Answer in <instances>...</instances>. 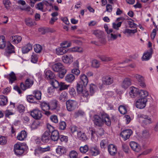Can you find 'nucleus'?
I'll use <instances>...</instances> for the list:
<instances>
[{
	"instance_id": "f257e3e1",
	"label": "nucleus",
	"mask_w": 158,
	"mask_h": 158,
	"mask_svg": "<svg viewBox=\"0 0 158 158\" xmlns=\"http://www.w3.org/2000/svg\"><path fill=\"white\" fill-rule=\"evenodd\" d=\"M93 122L95 126L98 127L102 126L104 123L108 126H110L111 123L109 115L104 112L101 113L99 115H94Z\"/></svg>"
},
{
	"instance_id": "f03ea898",
	"label": "nucleus",
	"mask_w": 158,
	"mask_h": 158,
	"mask_svg": "<svg viewBox=\"0 0 158 158\" xmlns=\"http://www.w3.org/2000/svg\"><path fill=\"white\" fill-rule=\"evenodd\" d=\"M52 68L54 71L58 72V77L60 78H62L66 73L65 67L60 63L54 64L52 65Z\"/></svg>"
},
{
	"instance_id": "7ed1b4c3",
	"label": "nucleus",
	"mask_w": 158,
	"mask_h": 158,
	"mask_svg": "<svg viewBox=\"0 0 158 158\" xmlns=\"http://www.w3.org/2000/svg\"><path fill=\"white\" fill-rule=\"evenodd\" d=\"M46 127L50 133L51 134V139L54 141H58L60 137L58 131L55 130L54 127L49 124H47Z\"/></svg>"
},
{
	"instance_id": "20e7f679",
	"label": "nucleus",
	"mask_w": 158,
	"mask_h": 158,
	"mask_svg": "<svg viewBox=\"0 0 158 158\" xmlns=\"http://www.w3.org/2000/svg\"><path fill=\"white\" fill-rule=\"evenodd\" d=\"M78 102L75 100L69 99L66 102V108L68 111L71 112L77 107Z\"/></svg>"
},
{
	"instance_id": "39448f33",
	"label": "nucleus",
	"mask_w": 158,
	"mask_h": 158,
	"mask_svg": "<svg viewBox=\"0 0 158 158\" xmlns=\"http://www.w3.org/2000/svg\"><path fill=\"white\" fill-rule=\"evenodd\" d=\"M14 150L15 153L17 155H22L24 151L23 143H17L14 145Z\"/></svg>"
},
{
	"instance_id": "423d86ee",
	"label": "nucleus",
	"mask_w": 158,
	"mask_h": 158,
	"mask_svg": "<svg viewBox=\"0 0 158 158\" xmlns=\"http://www.w3.org/2000/svg\"><path fill=\"white\" fill-rule=\"evenodd\" d=\"M33 83V79L32 78H28L25 80V84L23 82L20 83V87L23 90L25 91L26 89L31 87Z\"/></svg>"
},
{
	"instance_id": "0eeeda50",
	"label": "nucleus",
	"mask_w": 158,
	"mask_h": 158,
	"mask_svg": "<svg viewBox=\"0 0 158 158\" xmlns=\"http://www.w3.org/2000/svg\"><path fill=\"white\" fill-rule=\"evenodd\" d=\"M148 100L147 98H140L136 102L135 106L137 108L142 109L144 108Z\"/></svg>"
},
{
	"instance_id": "6e6552de",
	"label": "nucleus",
	"mask_w": 158,
	"mask_h": 158,
	"mask_svg": "<svg viewBox=\"0 0 158 158\" xmlns=\"http://www.w3.org/2000/svg\"><path fill=\"white\" fill-rule=\"evenodd\" d=\"M31 115L33 118L37 120L40 119L42 116L41 111L38 109H34L31 111Z\"/></svg>"
},
{
	"instance_id": "1a4fd4ad",
	"label": "nucleus",
	"mask_w": 158,
	"mask_h": 158,
	"mask_svg": "<svg viewBox=\"0 0 158 158\" xmlns=\"http://www.w3.org/2000/svg\"><path fill=\"white\" fill-rule=\"evenodd\" d=\"M132 133V131L130 129H126L122 131L120 133V135L124 140L128 139Z\"/></svg>"
},
{
	"instance_id": "9d476101",
	"label": "nucleus",
	"mask_w": 158,
	"mask_h": 158,
	"mask_svg": "<svg viewBox=\"0 0 158 158\" xmlns=\"http://www.w3.org/2000/svg\"><path fill=\"white\" fill-rule=\"evenodd\" d=\"M62 59L63 62L67 64H71L73 60V56L70 54L64 55L62 56Z\"/></svg>"
},
{
	"instance_id": "9b49d317",
	"label": "nucleus",
	"mask_w": 158,
	"mask_h": 158,
	"mask_svg": "<svg viewBox=\"0 0 158 158\" xmlns=\"http://www.w3.org/2000/svg\"><path fill=\"white\" fill-rule=\"evenodd\" d=\"M153 52V49L152 48H151L148 51L144 52L142 57V61L149 60L152 57Z\"/></svg>"
},
{
	"instance_id": "f8f14e48",
	"label": "nucleus",
	"mask_w": 158,
	"mask_h": 158,
	"mask_svg": "<svg viewBox=\"0 0 158 158\" xmlns=\"http://www.w3.org/2000/svg\"><path fill=\"white\" fill-rule=\"evenodd\" d=\"M45 74V77L47 80L51 81L52 80L55 79L56 76L54 73L50 70H47L44 71Z\"/></svg>"
},
{
	"instance_id": "ddd939ff",
	"label": "nucleus",
	"mask_w": 158,
	"mask_h": 158,
	"mask_svg": "<svg viewBox=\"0 0 158 158\" xmlns=\"http://www.w3.org/2000/svg\"><path fill=\"white\" fill-rule=\"evenodd\" d=\"M113 82V78L109 76L103 77L102 79V84L108 85L111 84Z\"/></svg>"
},
{
	"instance_id": "4468645a",
	"label": "nucleus",
	"mask_w": 158,
	"mask_h": 158,
	"mask_svg": "<svg viewBox=\"0 0 158 158\" xmlns=\"http://www.w3.org/2000/svg\"><path fill=\"white\" fill-rule=\"evenodd\" d=\"M131 84V79L128 77L125 78L121 84V86L125 89H127Z\"/></svg>"
},
{
	"instance_id": "2eb2a0df",
	"label": "nucleus",
	"mask_w": 158,
	"mask_h": 158,
	"mask_svg": "<svg viewBox=\"0 0 158 158\" xmlns=\"http://www.w3.org/2000/svg\"><path fill=\"white\" fill-rule=\"evenodd\" d=\"M77 137L82 141H85L88 139L87 135L84 132L80 130H78L77 134Z\"/></svg>"
},
{
	"instance_id": "dca6fc26",
	"label": "nucleus",
	"mask_w": 158,
	"mask_h": 158,
	"mask_svg": "<svg viewBox=\"0 0 158 158\" xmlns=\"http://www.w3.org/2000/svg\"><path fill=\"white\" fill-rule=\"evenodd\" d=\"M129 94L131 97L133 98L138 96L139 89L134 87H131L130 88Z\"/></svg>"
},
{
	"instance_id": "f3484780",
	"label": "nucleus",
	"mask_w": 158,
	"mask_h": 158,
	"mask_svg": "<svg viewBox=\"0 0 158 158\" xmlns=\"http://www.w3.org/2000/svg\"><path fill=\"white\" fill-rule=\"evenodd\" d=\"M80 81L79 82L83 84V86L86 87L89 81L88 77L85 74H81L80 76Z\"/></svg>"
},
{
	"instance_id": "a211bd4d",
	"label": "nucleus",
	"mask_w": 158,
	"mask_h": 158,
	"mask_svg": "<svg viewBox=\"0 0 158 158\" xmlns=\"http://www.w3.org/2000/svg\"><path fill=\"white\" fill-rule=\"evenodd\" d=\"M49 135L50 132L47 129L43 133L42 136L41 140L42 142L44 143L48 142L50 139Z\"/></svg>"
},
{
	"instance_id": "6ab92c4d",
	"label": "nucleus",
	"mask_w": 158,
	"mask_h": 158,
	"mask_svg": "<svg viewBox=\"0 0 158 158\" xmlns=\"http://www.w3.org/2000/svg\"><path fill=\"white\" fill-rule=\"evenodd\" d=\"M130 145L131 149L134 151L138 152L141 149V147L137 143L135 142H131L130 143Z\"/></svg>"
},
{
	"instance_id": "aec40b11",
	"label": "nucleus",
	"mask_w": 158,
	"mask_h": 158,
	"mask_svg": "<svg viewBox=\"0 0 158 158\" xmlns=\"http://www.w3.org/2000/svg\"><path fill=\"white\" fill-rule=\"evenodd\" d=\"M108 150L110 155L114 156L117 153V148L115 145L111 144L108 146Z\"/></svg>"
},
{
	"instance_id": "412c9836",
	"label": "nucleus",
	"mask_w": 158,
	"mask_h": 158,
	"mask_svg": "<svg viewBox=\"0 0 158 158\" xmlns=\"http://www.w3.org/2000/svg\"><path fill=\"white\" fill-rule=\"evenodd\" d=\"M22 39V37L18 35L13 36L10 38V41L13 44H18L21 42Z\"/></svg>"
},
{
	"instance_id": "4be33fe9",
	"label": "nucleus",
	"mask_w": 158,
	"mask_h": 158,
	"mask_svg": "<svg viewBox=\"0 0 158 158\" xmlns=\"http://www.w3.org/2000/svg\"><path fill=\"white\" fill-rule=\"evenodd\" d=\"M57 154L60 156L64 154L66 152V148L64 147L59 146L56 149Z\"/></svg>"
},
{
	"instance_id": "5701e85b",
	"label": "nucleus",
	"mask_w": 158,
	"mask_h": 158,
	"mask_svg": "<svg viewBox=\"0 0 158 158\" xmlns=\"http://www.w3.org/2000/svg\"><path fill=\"white\" fill-rule=\"evenodd\" d=\"M15 48L14 46L11 44L10 42H7L6 44V51L7 53L11 54L15 52Z\"/></svg>"
},
{
	"instance_id": "b1692460",
	"label": "nucleus",
	"mask_w": 158,
	"mask_h": 158,
	"mask_svg": "<svg viewBox=\"0 0 158 158\" xmlns=\"http://www.w3.org/2000/svg\"><path fill=\"white\" fill-rule=\"evenodd\" d=\"M90 153L93 156H96L100 154V152L97 147H92L90 149Z\"/></svg>"
},
{
	"instance_id": "393cba45",
	"label": "nucleus",
	"mask_w": 158,
	"mask_h": 158,
	"mask_svg": "<svg viewBox=\"0 0 158 158\" xmlns=\"http://www.w3.org/2000/svg\"><path fill=\"white\" fill-rule=\"evenodd\" d=\"M32 45L28 43L24 46L22 48V52L23 53H26L32 48Z\"/></svg>"
},
{
	"instance_id": "a878e982",
	"label": "nucleus",
	"mask_w": 158,
	"mask_h": 158,
	"mask_svg": "<svg viewBox=\"0 0 158 158\" xmlns=\"http://www.w3.org/2000/svg\"><path fill=\"white\" fill-rule=\"evenodd\" d=\"M27 134L26 131H22L17 136V139L20 141L24 140L27 137Z\"/></svg>"
},
{
	"instance_id": "bb28decb",
	"label": "nucleus",
	"mask_w": 158,
	"mask_h": 158,
	"mask_svg": "<svg viewBox=\"0 0 158 158\" xmlns=\"http://www.w3.org/2000/svg\"><path fill=\"white\" fill-rule=\"evenodd\" d=\"M49 104L50 105V110H53L56 109L57 107L58 102L56 100H54L51 101Z\"/></svg>"
},
{
	"instance_id": "cd10ccee",
	"label": "nucleus",
	"mask_w": 158,
	"mask_h": 158,
	"mask_svg": "<svg viewBox=\"0 0 158 158\" xmlns=\"http://www.w3.org/2000/svg\"><path fill=\"white\" fill-rule=\"evenodd\" d=\"M8 100L7 97L4 95H0V105L1 106H6Z\"/></svg>"
},
{
	"instance_id": "c85d7f7f",
	"label": "nucleus",
	"mask_w": 158,
	"mask_h": 158,
	"mask_svg": "<svg viewBox=\"0 0 158 158\" xmlns=\"http://www.w3.org/2000/svg\"><path fill=\"white\" fill-rule=\"evenodd\" d=\"M49 106V103L45 101L41 102L40 104L41 109L44 111L50 110Z\"/></svg>"
},
{
	"instance_id": "c756f323",
	"label": "nucleus",
	"mask_w": 158,
	"mask_h": 158,
	"mask_svg": "<svg viewBox=\"0 0 158 158\" xmlns=\"http://www.w3.org/2000/svg\"><path fill=\"white\" fill-rule=\"evenodd\" d=\"M56 52L58 55H62L65 53L67 51L66 48L64 47H60L57 48L56 49Z\"/></svg>"
},
{
	"instance_id": "7c9ffc66",
	"label": "nucleus",
	"mask_w": 158,
	"mask_h": 158,
	"mask_svg": "<svg viewBox=\"0 0 158 158\" xmlns=\"http://www.w3.org/2000/svg\"><path fill=\"white\" fill-rule=\"evenodd\" d=\"M89 89L90 94L92 95L98 90V87L96 85L92 83L89 85Z\"/></svg>"
},
{
	"instance_id": "2f4dec72",
	"label": "nucleus",
	"mask_w": 158,
	"mask_h": 158,
	"mask_svg": "<svg viewBox=\"0 0 158 158\" xmlns=\"http://www.w3.org/2000/svg\"><path fill=\"white\" fill-rule=\"evenodd\" d=\"M6 46V40L5 37L3 35L0 36V48L3 49Z\"/></svg>"
},
{
	"instance_id": "473e14b6",
	"label": "nucleus",
	"mask_w": 158,
	"mask_h": 158,
	"mask_svg": "<svg viewBox=\"0 0 158 158\" xmlns=\"http://www.w3.org/2000/svg\"><path fill=\"white\" fill-rule=\"evenodd\" d=\"M8 78L9 82L12 84L16 80L17 78L15 73L13 72H11L9 75Z\"/></svg>"
},
{
	"instance_id": "72a5a7b5",
	"label": "nucleus",
	"mask_w": 158,
	"mask_h": 158,
	"mask_svg": "<svg viewBox=\"0 0 158 158\" xmlns=\"http://www.w3.org/2000/svg\"><path fill=\"white\" fill-rule=\"evenodd\" d=\"M27 101L30 103H36L37 100L34 95H28L27 97Z\"/></svg>"
},
{
	"instance_id": "f704fd0d",
	"label": "nucleus",
	"mask_w": 158,
	"mask_h": 158,
	"mask_svg": "<svg viewBox=\"0 0 158 158\" xmlns=\"http://www.w3.org/2000/svg\"><path fill=\"white\" fill-rule=\"evenodd\" d=\"M75 78V76L73 74H68L65 77V80L69 82H72Z\"/></svg>"
},
{
	"instance_id": "c9c22d12",
	"label": "nucleus",
	"mask_w": 158,
	"mask_h": 158,
	"mask_svg": "<svg viewBox=\"0 0 158 158\" xmlns=\"http://www.w3.org/2000/svg\"><path fill=\"white\" fill-rule=\"evenodd\" d=\"M33 94L36 100H40L41 98V93L38 90H34L33 92Z\"/></svg>"
},
{
	"instance_id": "e433bc0d",
	"label": "nucleus",
	"mask_w": 158,
	"mask_h": 158,
	"mask_svg": "<svg viewBox=\"0 0 158 158\" xmlns=\"http://www.w3.org/2000/svg\"><path fill=\"white\" fill-rule=\"evenodd\" d=\"M25 22L26 24L29 27L34 26L36 24L35 21L30 18L25 19Z\"/></svg>"
},
{
	"instance_id": "4c0bfd02",
	"label": "nucleus",
	"mask_w": 158,
	"mask_h": 158,
	"mask_svg": "<svg viewBox=\"0 0 158 158\" xmlns=\"http://www.w3.org/2000/svg\"><path fill=\"white\" fill-rule=\"evenodd\" d=\"M148 93L146 90H140L139 91L138 96L141 98H146L148 95Z\"/></svg>"
},
{
	"instance_id": "58836bf2",
	"label": "nucleus",
	"mask_w": 158,
	"mask_h": 158,
	"mask_svg": "<svg viewBox=\"0 0 158 158\" xmlns=\"http://www.w3.org/2000/svg\"><path fill=\"white\" fill-rule=\"evenodd\" d=\"M50 149L51 148L49 146H47L44 147H39L38 148V150L41 152H44L50 151Z\"/></svg>"
},
{
	"instance_id": "ea45409f",
	"label": "nucleus",
	"mask_w": 158,
	"mask_h": 158,
	"mask_svg": "<svg viewBox=\"0 0 158 158\" xmlns=\"http://www.w3.org/2000/svg\"><path fill=\"white\" fill-rule=\"evenodd\" d=\"M69 51L70 52H81L83 51V49L82 48L78 47H73L69 49Z\"/></svg>"
},
{
	"instance_id": "a19ab883",
	"label": "nucleus",
	"mask_w": 158,
	"mask_h": 158,
	"mask_svg": "<svg viewBox=\"0 0 158 158\" xmlns=\"http://www.w3.org/2000/svg\"><path fill=\"white\" fill-rule=\"evenodd\" d=\"M83 84L81 83V82H78L77 83L76 88L77 90L78 93H81L82 90L84 89V87L83 85Z\"/></svg>"
},
{
	"instance_id": "79ce46f5",
	"label": "nucleus",
	"mask_w": 158,
	"mask_h": 158,
	"mask_svg": "<svg viewBox=\"0 0 158 158\" xmlns=\"http://www.w3.org/2000/svg\"><path fill=\"white\" fill-rule=\"evenodd\" d=\"M103 33L102 31L99 30H96L93 31V34L99 38L102 37Z\"/></svg>"
},
{
	"instance_id": "37998d69",
	"label": "nucleus",
	"mask_w": 158,
	"mask_h": 158,
	"mask_svg": "<svg viewBox=\"0 0 158 158\" xmlns=\"http://www.w3.org/2000/svg\"><path fill=\"white\" fill-rule=\"evenodd\" d=\"M50 83L55 88H57L60 87V84L55 79L50 81Z\"/></svg>"
},
{
	"instance_id": "c03bdc74",
	"label": "nucleus",
	"mask_w": 158,
	"mask_h": 158,
	"mask_svg": "<svg viewBox=\"0 0 158 158\" xmlns=\"http://www.w3.org/2000/svg\"><path fill=\"white\" fill-rule=\"evenodd\" d=\"M118 110L120 113L122 114H125L127 112V108L125 106H120L118 108Z\"/></svg>"
},
{
	"instance_id": "a18cd8bd",
	"label": "nucleus",
	"mask_w": 158,
	"mask_h": 158,
	"mask_svg": "<svg viewBox=\"0 0 158 158\" xmlns=\"http://www.w3.org/2000/svg\"><path fill=\"white\" fill-rule=\"evenodd\" d=\"M44 4L42 2L38 3L35 6L36 8L42 12H44Z\"/></svg>"
},
{
	"instance_id": "49530a36",
	"label": "nucleus",
	"mask_w": 158,
	"mask_h": 158,
	"mask_svg": "<svg viewBox=\"0 0 158 158\" xmlns=\"http://www.w3.org/2000/svg\"><path fill=\"white\" fill-rule=\"evenodd\" d=\"M42 48L41 46L39 44H36L34 46V50L36 53H40L42 50Z\"/></svg>"
},
{
	"instance_id": "de8ad7c7",
	"label": "nucleus",
	"mask_w": 158,
	"mask_h": 158,
	"mask_svg": "<svg viewBox=\"0 0 158 158\" xmlns=\"http://www.w3.org/2000/svg\"><path fill=\"white\" fill-rule=\"evenodd\" d=\"M59 128L61 130H64L66 128V124L65 122L60 121L59 123Z\"/></svg>"
},
{
	"instance_id": "09e8293b",
	"label": "nucleus",
	"mask_w": 158,
	"mask_h": 158,
	"mask_svg": "<svg viewBox=\"0 0 158 158\" xmlns=\"http://www.w3.org/2000/svg\"><path fill=\"white\" fill-rule=\"evenodd\" d=\"M91 135V139L92 140L96 141V138L97 136V134L94 129H92L90 130Z\"/></svg>"
},
{
	"instance_id": "8fccbe9b",
	"label": "nucleus",
	"mask_w": 158,
	"mask_h": 158,
	"mask_svg": "<svg viewBox=\"0 0 158 158\" xmlns=\"http://www.w3.org/2000/svg\"><path fill=\"white\" fill-rule=\"evenodd\" d=\"M88 147L87 145H85L84 146L81 147L80 148V151L82 153H85L88 151Z\"/></svg>"
},
{
	"instance_id": "3c124183",
	"label": "nucleus",
	"mask_w": 158,
	"mask_h": 158,
	"mask_svg": "<svg viewBox=\"0 0 158 158\" xmlns=\"http://www.w3.org/2000/svg\"><path fill=\"white\" fill-rule=\"evenodd\" d=\"M100 58L102 61L105 62L111 61L112 60V58L105 56H100Z\"/></svg>"
},
{
	"instance_id": "603ef678",
	"label": "nucleus",
	"mask_w": 158,
	"mask_h": 158,
	"mask_svg": "<svg viewBox=\"0 0 158 158\" xmlns=\"http://www.w3.org/2000/svg\"><path fill=\"white\" fill-rule=\"evenodd\" d=\"M70 158H79L77 153L75 151H71L69 153Z\"/></svg>"
},
{
	"instance_id": "864d4df0",
	"label": "nucleus",
	"mask_w": 158,
	"mask_h": 158,
	"mask_svg": "<svg viewBox=\"0 0 158 158\" xmlns=\"http://www.w3.org/2000/svg\"><path fill=\"white\" fill-rule=\"evenodd\" d=\"M81 92V93L78 94H81V96L84 98H87L89 96V92L87 90L84 89L82 90Z\"/></svg>"
},
{
	"instance_id": "5fc2aeb1",
	"label": "nucleus",
	"mask_w": 158,
	"mask_h": 158,
	"mask_svg": "<svg viewBox=\"0 0 158 158\" xmlns=\"http://www.w3.org/2000/svg\"><path fill=\"white\" fill-rule=\"evenodd\" d=\"M150 134L148 131L144 130L143 131L142 136L143 137L145 138H149L150 136Z\"/></svg>"
},
{
	"instance_id": "6e6d98bb",
	"label": "nucleus",
	"mask_w": 158,
	"mask_h": 158,
	"mask_svg": "<svg viewBox=\"0 0 158 158\" xmlns=\"http://www.w3.org/2000/svg\"><path fill=\"white\" fill-rule=\"evenodd\" d=\"M7 142V138L6 137L2 136L0 137V144L3 145L5 144Z\"/></svg>"
},
{
	"instance_id": "4d7b16f0",
	"label": "nucleus",
	"mask_w": 158,
	"mask_h": 158,
	"mask_svg": "<svg viewBox=\"0 0 158 158\" xmlns=\"http://www.w3.org/2000/svg\"><path fill=\"white\" fill-rule=\"evenodd\" d=\"M92 65L94 68H98L100 65L99 62L96 60H94L92 61Z\"/></svg>"
},
{
	"instance_id": "13d9d810",
	"label": "nucleus",
	"mask_w": 158,
	"mask_h": 158,
	"mask_svg": "<svg viewBox=\"0 0 158 158\" xmlns=\"http://www.w3.org/2000/svg\"><path fill=\"white\" fill-rule=\"evenodd\" d=\"M38 57L37 55L33 53L31 56V61L33 63H36L38 61Z\"/></svg>"
},
{
	"instance_id": "bf43d9fd",
	"label": "nucleus",
	"mask_w": 158,
	"mask_h": 158,
	"mask_svg": "<svg viewBox=\"0 0 158 158\" xmlns=\"http://www.w3.org/2000/svg\"><path fill=\"white\" fill-rule=\"evenodd\" d=\"M133 77L137 79L138 82L144 80L143 77L139 75L135 74Z\"/></svg>"
},
{
	"instance_id": "052dcab7",
	"label": "nucleus",
	"mask_w": 158,
	"mask_h": 158,
	"mask_svg": "<svg viewBox=\"0 0 158 158\" xmlns=\"http://www.w3.org/2000/svg\"><path fill=\"white\" fill-rule=\"evenodd\" d=\"M137 32L136 29L134 30H131L129 29H126L124 32V33H128L129 34H130L131 33L134 34L136 33Z\"/></svg>"
},
{
	"instance_id": "680f3d73",
	"label": "nucleus",
	"mask_w": 158,
	"mask_h": 158,
	"mask_svg": "<svg viewBox=\"0 0 158 158\" xmlns=\"http://www.w3.org/2000/svg\"><path fill=\"white\" fill-rule=\"evenodd\" d=\"M122 22H119L118 23H113V27L114 28L118 30L119 27H120L122 24Z\"/></svg>"
},
{
	"instance_id": "e2e57ef3",
	"label": "nucleus",
	"mask_w": 158,
	"mask_h": 158,
	"mask_svg": "<svg viewBox=\"0 0 158 158\" xmlns=\"http://www.w3.org/2000/svg\"><path fill=\"white\" fill-rule=\"evenodd\" d=\"M69 85L65 84L64 83L61 82L60 84L59 90L60 91L67 89Z\"/></svg>"
},
{
	"instance_id": "0e129e2a",
	"label": "nucleus",
	"mask_w": 158,
	"mask_h": 158,
	"mask_svg": "<svg viewBox=\"0 0 158 158\" xmlns=\"http://www.w3.org/2000/svg\"><path fill=\"white\" fill-rule=\"evenodd\" d=\"M128 23L130 28L134 29L136 28L137 25L132 20L131 21H128Z\"/></svg>"
},
{
	"instance_id": "69168bd1",
	"label": "nucleus",
	"mask_w": 158,
	"mask_h": 158,
	"mask_svg": "<svg viewBox=\"0 0 158 158\" xmlns=\"http://www.w3.org/2000/svg\"><path fill=\"white\" fill-rule=\"evenodd\" d=\"M3 2L6 9H8L10 7V1L9 0H3Z\"/></svg>"
},
{
	"instance_id": "338daca9",
	"label": "nucleus",
	"mask_w": 158,
	"mask_h": 158,
	"mask_svg": "<svg viewBox=\"0 0 158 158\" xmlns=\"http://www.w3.org/2000/svg\"><path fill=\"white\" fill-rule=\"evenodd\" d=\"M50 119L51 121L55 123L58 122V119L57 116L56 115H52L50 116Z\"/></svg>"
},
{
	"instance_id": "774afa93",
	"label": "nucleus",
	"mask_w": 158,
	"mask_h": 158,
	"mask_svg": "<svg viewBox=\"0 0 158 158\" xmlns=\"http://www.w3.org/2000/svg\"><path fill=\"white\" fill-rule=\"evenodd\" d=\"M59 139L61 142H66L68 140V137L63 135H60Z\"/></svg>"
}]
</instances>
